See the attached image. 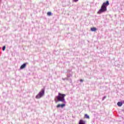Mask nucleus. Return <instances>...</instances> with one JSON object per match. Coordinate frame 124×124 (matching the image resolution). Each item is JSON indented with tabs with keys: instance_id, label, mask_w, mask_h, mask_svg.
I'll return each instance as SVG.
<instances>
[{
	"instance_id": "nucleus-1",
	"label": "nucleus",
	"mask_w": 124,
	"mask_h": 124,
	"mask_svg": "<svg viewBox=\"0 0 124 124\" xmlns=\"http://www.w3.org/2000/svg\"><path fill=\"white\" fill-rule=\"evenodd\" d=\"M110 4L108 0H107L106 2H104L101 6V8L97 12L98 14H101V13H103L104 12H106L107 11V6Z\"/></svg>"
},
{
	"instance_id": "nucleus-2",
	"label": "nucleus",
	"mask_w": 124,
	"mask_h": 124,
	"mask_svg": "<svg viewBox=\"0 0 124 124\" xmlns=\"http://www.w3.org/2000/svg\"><path fill=\"white\" fill-rule=\"evenodd\" d=\"M65 94H62L61 93H59L58 95L56 96L55 98V101L56 102H63V103H65V99L64 98V97L65 96Z\"/></svg>"
},
{
	"instance_id": "nucleus-3",
	"label": "nucleus",
	"mask_w": 124,
	"mask_h": 124,
	"mask_svg": "<svg viewBox=\"0 0 124 124\" xmlns=\"http://www.w3.org/2000/svg\"><path fill=\"white\" fill-rule=\"evenodd\" d=\"M45 95V87H44L41 89L40 92L36 95L35 98L37 99H39L41 98V97H43Z\"/></svg>"
},
{
	"instance_id": "nucleus-4",
	"label": "nucleus",
	"mask_w": 124,
	"mask_h": 124,
	"mask_svg": "<svg viewBox=\"0 0 124 124\" xmlns=\"http://www.w3.org/2000/svg\"><path fill=\"white\" fill-rule=\"evenodd\" d=\"M65 106V104H58L56 107L57 108H63Z\"/></svg>"
},
{
	"instance_id": "nucleus-5",
	"label": "nucleus",
	"mask_w": 124,
	"mask_h": 124,
	"mask_svg": "<svg viewBox=\"0 0 124 124\" xmlns=\"http://www.w3.org/2000/svg\"><path fill=\"white\" fill-rule=\"evenodd\" d=\"M27 64H28V63H23L20 67V69H24V68H26V67L27 66Z\"/></svg>"
},
{
	"instance_id": "nucleus-6",
	"label": "nucleus",
	"mask_w": 124,
	"mask_h": 124,
	"mask_svg": "<svg viewBox=\"0 0 124 124\" xmlns=\"http://www.w3.org/2000/svg\"><path fill=\"white\" fill-rule=\"evenodd\" d=\"M78 124H86V121L83 120H80Z\"/></svg>"
},
{
	"instance_id": "nucleus-7",
	"label": "nucleus",
	"mask_w": 124,
	"mask_h": 124,
	"mask_svg": "<svg viewBox=\"0 0 124 124\" xmlns=\"http://www.w3.org/2000/svg\"><path fill=\"white\" fill-rule=\"evenodd\" d=\"M97 30V29H96V28H95V27H93V28H91V31H96Z\"/></svg>"
},
{
	"instance_id": "nucleus-8",
	"label": "nucleus",
	"mask_w": 124,
	"mask_h": 124,
	"mask_svg": "<svg viewBox=\"0 0 124 124\" xmlns=\"http://www.w3.org/2000/svg\"><path fill=\"white\" fill-rule=\"evenodd\" d=\"M117 105L119 107H121V106H123V103L122 102H118L117 103Z\"/></svg>"
},
{
	"instance_id": "nucleus-9",
	"label": "nucleus",
	"mask_w": 124,
	"mask_h": 124,
	"mask_svg": "<svg viewBox=\"0 0 124 124\" xmlns=\"http://www.w3.org/2000/svg\"><path fill=\"white\" fill-rule=\"evenodd\" d=\"M84 118H85V119H90V116H89V115H88L87 114H85L84 115Z\"/></svg>"
},
{
	"instance_id": "nucleus-10",
	"label": "nucleus",
	"mask_w": 124,
	"mask_h": 124,
	"mask_svg": "<svg viewBox=\"0 0 124 124\" xmlns=\"http://www.w3.org/2000/svg\"><path fill=\"white\" fill-rule=\"evenodd\" d=\"M66 80L67 81H69L70 83H72V79L71 78H67Z\"/></svg>"
},
{
	"instance_id": "nucleus-11",
	"label": "nucleus",
	"mask_w": 124,
	"mask_h": 124,
	"mask_svg": "<svg viewBox=\"0 0 124 124\" xmlns=\"http://www.w3.org/2000/svg\"><path fill=\"white\" fill-rule=\"evenodd\" d=\"M51 15H52V13L51 12H48L47 13V16H51Z\"/></svg>"
},
{
	"instance_id": "nucleus-12",
	"label": "nucleus",
	"mask_w": 124,
	"mask_h": 124,
	"mask_svg": "<svg viewBox=\"0 0 124 124\" xmlns=\"http://www.w3.org/2000/svg\"><path fill=\"white\" fill-rule=\"evenodd\" d=\"M67 78H70V77H72V75L69 74L67 75Z\"/></svg>"
},
{
	"instance_id": "nucleus-13",
	"label": "nucleus",
	"mask_w": 124,
	"mask_h": 124,
	"mask_svg": "<svg viewBox=\"0 0 124 124\" xmlns=\"http://www.w3.org/2000/svg\"><path fill=\"white\" fill-rule=\"evenodd\" d=\"M5 48H6L5 46H4L2 47V51H5Z\"/></svg>"
},
{
	"instance_id": "nucleus-14",
	"label": "nucleus",
	"mask_w": 124,
	"mask_h": 124,
	"mask_svg": "<svg viewBox=\"0 0 124 124\" xmlns=\"http://www.w3.org/2000/svg\"><path fill=\"white\" fill-rule=\"evenodd\" d=\"M105 98H106V96H104L103 98H102V100H104V99H105Z\"/></svg>"
},
{
	"instance_id": "nucleus-15",
	"label": "nucleus",
	"mask_w": 124,
	"mask_h": 124,
	"mask_svg": "<svg viewBox=\"0 0 124 124\" xmlns=\"http://www.w3.org/2000/svg\"><path fill=\"white\" fill-rule=\"evenodd\" d=\"M66 79H67V78H62V80H63V81H64L65 80H66Z\"/></svg>"
},
{
	"instance_id": "nucleus-16",
	"label": "nucleus",
	"mask_w": 124,
	"mask_h": 124,
	"mask_svg": "<svg viewBox=\"0 0 124 124\" xmlns=\"http://www.w3.org/2000/svg\"><path fill=\"white\" fill-rule=\"evenodd\" d=\"M78 0H73V1L74 2H77V1H78Z\"/></svg>"
},
{
	"instance_id": "nucleus-17",
	"label": "nucleus",
	"mask_w": 124,
	"mask_h": 124,
	"mask_svg": "<svg viewBox=\"0 0 124 124\" xmlns=\"http://www.w3.org/2000/svg\"><path fill=\"white\" fill-rule=\"evenodd\" d=\"M84 80H83V79H80V82H83Z\"/></svg>"
},
{
	"instance_id": "nucleus-18",
	"label": "nucleus",
	"mask_w": 124,
	"mask_h": 124,
	"mask_svg": "<svg viewBox=\"0 0 124 124\" xmlns=\"http://www.w3.org/2000/svg\"><path fill=\"white\" fill-rule=\"evenodd\" d=\"M121 102L122 103V104H124V101H121Z\"/></svg>"
}]
</instances>
